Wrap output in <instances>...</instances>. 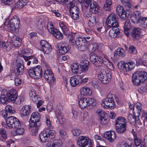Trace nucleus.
I'll return each instance as SVG.
<instances>
[{
	"label": "nucleus",
	"instance_id": "obj_50",
	"mask_svg": "<svg viewBox=\"0 0 147 147\" xmlns=\"http://www.w3.org/2000/svg\"><path fill=\"white\" fill-rule=\"evenodd\" d=\"M118 55L119 56H121L122 57H124L125 56L124 50L122 48H118L115 53V55Z\"/></svg>",
	"mask_w": 147,
	"mask_h": 147
},
{
	"label": "nucleus",
	"instance_id": "obj_10",
	"mask_svg": "<svg viewBox=\"0 0 147 147\" xmlns=\"http://www.w3.org/2000/svg\"><path fill=\"white\" fill-rule=\"evenodd\" d=\"M44 76L45 80L49 83L55 81L54 75L51 69H46L44 71Z\"/></svg>",
	"mask_w": 147,
	"mask_h": 147
},
{
	"label": "nucleus",
	"instance_id": "obj_6",
	"mask_svg": "<svg viewBox=\"0 0 147 147\" xmlns=\"http://www.w3.org/2000/svg\"><path fill=\"white\" fill-rule=\"evenodd\" d=\"M116 96L114 94L108 95L107 97L104 99L102 105L104 107H108L111 109H113L115 107L114 99Z\"/></svg>",
	"mask_w": 147,
	"mask_h": 147
},
{
	"label": "nucleus",
	"instance_id": "obj_60",
	"mask_svg": "<svg viewBox=\"0 0 147 147\" xmlns=\"http://www.w3.org/2000/svg\"><path fill=\"white\" fill-rule=\"evenodd\" d=\"M129 52L130 54H135L137 53V51L134 46L131 45L129 47Z\"/></svg>",
	"mask_w": 147,
	"mask_h": 147
},
{
	"label": "nucleus",
	"instance_id": "obj_22",
	"mask_svg": "<svg viewBox=\"0 0 147 147\" xmlns=\"http://www.w3.org/2000/svg\"><path fill=\"white\" fill-rule=\"evenodd\" d=\"M5 26H8L9 32L11 33L14 32L17 28V27L14 24L10 22V21H9V20H6V22L4 23Z\"/></svg>",
	"mask_w": 147,
	"mask_h": 147
},
{
	"label": "nucleus",
	"instance_id": "obj_29",
	"mask_svg": "<svg viewBox=\"0 0 147 147\" xmlns=\"http://www.w3.org/2000/svg\"><path fill=\"white\" fill-rule=\"evenodd\" d=\"M89 24H91L92 23V26H94L96 24L99 22L98 16L96 15L94 16L91 15L89 20Z\"/></svg>",
	"mask_w": 147,
	"mask_h": 147
},
{
	"label": "nucleus",
	"instance_id": "obj_26",
	"mask_svg": "<svg viewBox=\"0 0 147 147\" xmlns=\"http://www.w3.org/2000/svg\"><path fill=\"white\" fill-rule=\"evenodd\" d=\"M11 42L16 47H19L20 46L22 39L20 37H11Z\"/></svg>",
	"mask_w": 147,
	"mask_h": 147
},
{
	"label": "nucleus",
	"instance_id": "obj_4",
	"mask_svg": "<svg viewBox=\"0 0 147 147\" xmlns=\"http://www.w3.org/2000/svg\"><path fill=\"white\" fill-rule=\"evenodd\" d=\"M9 97L8 101L12 103H14L17 104H20L23 101V98L21 97H17V93L15 90L11 89L9 90V94H8Z\"/></svg>",
	"mask_w": 147,
	"mask_h": 147
},
{
	"label": "nucleus",
	"instance_id": "obj_12",
	"mask_svg": "<svg viewBox=\"0 0 147 147\" xmlns=\"http://www.w3.org/2000/svg\"><path fill=\"white\" fill-rule=\"evenodd\" d=\"M24 66L22 62H17L14 66V71L16 76L22 74L24 72Z\"/></svg>",
	"mask_w": 147,
	"mask_h": 147
},
{
	"label": "nucleus",
	"instance_id": "obj_36",
	"mask_svg": "<svg viewBox=\"0 0 147 147\" xmlns=\"http://www.w3.org/2000/svg\"><path fill=\"white\" fill-rule=\"evenodd\" d=\"M126 124L125 119L122 117H119L115 120V126Z\"/></svg>",
	"mask_w": 147,
	"mask_h": 147
},
{
	"label": "nucleus",
	"instance_id": "obj_9",
	"mask_svg": "<svg viewBox=\"0 0 147 147\" xmlns=\"http://www.w3.org/2000/svg\"><path fill=\"white\" fill-rule=\"evenodd\" d=\"M40 125V122H38L37 123H30L29 129L32 135L35 136L38 134V129Z\"/></svg>",
	"mask_w": 147,
	"mask_h": 147
},
{
	"label": "nucleus",
	"instance_id": "obj_23",
	"mask_svg": "<svg viewBox=\"0 0 147 147\" xmlns=\"http://www.w3.org/2000/svg\"><path fill=\"white\" fill-rule=\"evenodd\" d=\"M47 131L44 130L41 132L39 135V138L41 141L43 143L48 142L49 140Z\"/></svg>",
	"mask_w": 147,
	"mask_h": 147
},
{
	"label": "nucleus",
	"instance_id": "obj_14",
	"mask_svg": "<svg viewBox=\"0 0 147 147\" xmlns=\"http://www.w3.org/2000/svg\"><path fill=\"white\" fill-rule=\"evenodd\" d=\"M104 137L109 141L113 142L116 138L115 132L113 131L107 132L104 134Z\"/></svg>",
	"mask_w": 147,
	"mask_h": 147
},
{
	"label": "nucleus",
	"instance_id": "obj_7",
	"mask_svg": "<svg viewBox=\"0 0 147 147\" xmlns=\"http://www.w3.org/2000/svg\"><path fill=\"white\" fill-rule=\"evenodd\" d=\"M28 73L31 77L34 79H39L42 77V71L41 67L38 66L29 69L28 71Z\"/></svg>",
	"mask_w": 147,
	"mask_h": 147
},
{
	"label": "nucleus",
	"instance_id": "obj_64",
	"mask_svg": "<svg viewBox=\"0 0 147 147\" xmlns=\"http://www.w3.org/2000/svg\"><path fill=\"white\" fill-rule=\"evenodd\" d=\"M98 45L95 43H93L90 46V49L92 52H94L97 51Z\"/></svg>",
	"mask_w": 147,
	"mask_h": 147
},
{
	"label": "nucleus",
	"instance_id": "obj_57",
	"mask_svg": "<svg viewBox=\"0 0 147 147\" xmlns=\"http://www.w3.org/2000/svg\"><path fill=\"white\" fill-rule=\"evenodd\" d=\"M13 123L12 126L11 127L12 128H18L19 125L20 124L19 120L16 118L15 119L14 121L13 122Z\"/></svg>",
	"mask_w": 147,
	"mask_h": 147
},
{
	"label": "nucleus",
	"instance_id": "obj_3",
	"mask_svg": "<svg viewBox=\"0 0 147 147\" xmlns=\"http://www.w3.org/2000/svg\"><path fill=\"white\" fill-rule=\"evenodd\" d=\"M98 74V80L101 83L106 84L109 83L111 78V74H107L106 67L105 66H101L97 69Z\"/></svg>",
	"mask_w": 147,
	"mask_h": 147
},
{
	"label": "nucleus",
	"instance_id": "obj_61",
	"mask_svg": "<svg viewBox=\"0 0 147 147\" xmlns=\"http://www.w3.org/2000/svg\"><path fill=\"white\" fill-rule=\"evenodd\" d=\"M142 62L144 65H147V53L144 54L142 58Z\"/></svg>",
	"mask_w": 147,
	"mask_h": 147
},
{
	"label": "nucleus",
	"instance_id": "obj_54",
	"mask_svg": "<svg viewBox=\"0 0 147 147\" xmlns=\"http://www.w3.org/2000/svg\"><path fill=\"white\" fill-rule=\"evenodd\" d=\"M47 133L49 139H52L54 138L56 135L55 131L53 130H50L49 131H47Z\"/></svg>",
	"mask_w": 147,
	"mask_h": 147
},
{
	"label": "nucleus",
	"instance_id": "obj_30",
	"mask_svg": "<svg viewBox=\"0 0 147 147\" xmlns=\"http://www.w3.org/2000/svg\"><path fill=\"white\" fill-rule=\"evenodd\" d=\"M130 9H126L124 10L122 13L120 14L119 16L123 20H125L127 19L129 16L130 13Z\"/></svg>",
	"mask_w": 147,
	"mask_h": 147
},
{
	"label": "nucleus",
	"instance_id": "obj_47",
	"mask_svg": "<svg viewBox=\"0 0 147 147\" xmlns=\"http://www.w3.org/2000/svg\"><path fill=\"white\" fill-rule=\"evenodd\" d=\"M51 45L49 44L47 41H46V46H45V47L42 48L41 50L45 53H48L51 51Z\"/></svg>",
	"mask_w": 147,
	"mask_h": 147
},
{
	"label": "nucleus",
	"instance_id": "obj_5",
	"mask_svg": "<svg viewBox=\"0 0 147 147\" xmlns=\"http://www.w3.org/2000/svg\"><path fill=\"white\" fill-rule=\"evenodd\" d=\"M77 143L80 147H92L93 142L90 138L81 136L78 138Z\"/></svg>",
	"mask_w": 147,
	"mask_h": 147
},
{
	"label": "nucleus",
	"instance_id": "obj_25",
	"mask_svg": "<svg viewBox=\"0 0 147 147\" xmlns=\"http://www.w3.org/2000/svg\"><path fill=\"white\" fill-rule=\"evenodd\" d=\"M28 2V0H19L15 4V8L20 9L26 6Z\"/></svg>",
	"mask_w": 147,
	"mask_h": 147
},
{
	"label": "nucleus",
	"instance_id": "obj_51",
	"mask_svg": "<svg viewBox=\"0 0 147 147\" xmlns=\"http://www.w3.org/2000/svg\"><path fill=\"white\" fill-rule=\"evenodd\" d=\"M69 8V12L70 13H79V10L77 6L74 5L72 6Z\"/></svg>",
	"mask_w": 147,
	"mask_h": 147
},
{
	"label": "nucleus",
	"instance_id": "obj_28",
	"mask_svg": "<svg viewBox=\"0 0 147 147\" xmlns=\"http://www.w3.org/2000/svg\"><path fill=\"white\" fill-rule=\"evenodd\" d=\"M88 44L86 43L79 42L76 46L77 49L81 51H84L86 50L88 47Z\"/></svg>",
	"mask_w": 147,
	"mask_h": 147
},
{
	"label": "nucleus",
	"instance_id": "obj_31",
	"mask_svg": "<svg viewBox=\"0 0 147 147\" xmlns=\"http://www.w3.org/2000/svg\"><path fill=\"white\" fill-rule=\"evenodd\" d=\"M80 66L82 72H86L88 71V67L89 66V62L86 61L84 63H80Z\"/></svg>",
	"mask_w": 147,
	"mask_h": 147
},
{
	"label": "nucleus",
	"instance_id": "obj_40",
	"mask_svg": "<svg viewBox=\"0 0 147 147\" xmlns=\"http://www.w3.org/2000/svg\"><path fill=\"white\" fill-rule=\"evenodd\" d=\"M135 114L132 115L131 114H129L127 116V119L129 121V122L131 124H135L136 119V116Z\"/></svg>",
	"mask_w": 147,
	"mask_h": 147
},
{
	"label": "nucleus",
	"instance_id": "obj_16",
	"mask_svg": "<svg viewBox=\"0 0 147 147\" xmlns=\"http://www.w3.org/2000/svg\"><path fill=\"white\" fill-rule=\"evenodd\" d=\"M141 14L140 11H135L131 16V19L132 22L134 23L138 22H139L140 18L143 17L141 16Z\"/></svg>",
	"mask_w": 147,
	"mask_h": 147
},
{
	"label": "nucleus",
	"instance_id": "obj_35",
	"mask_svg": "<svg viewBox=\"0 0 147 147\" xmlns=\"http://www.w3.org/2000/svg\"><path fill=\"white\" fill-rule=\"evenodd\" d=\"M140 28H134L131 32V36L132 37H138L140 36Z\"/></svg>",
	"mask_w": 147,
	"mask_h": 147
},
{
	"label": "nucleus",
	"instance_id": "obj_49",
	"mask_svg": "<svg viewBox=\"0 0 147 147\" xmlns=\"http://www.w3.org/2000/svg\"><path fill=\"white\" fill-rule=\"evenodd\" d=\"M87 103L88 105V106H94L96 105V102L93 98L88 97L86 98Z\"/></svg>",
	"mask_w": 147,
	"mask_h": 147
},
{
	"label": "nucleus",
	"instance_id": "obj_24",
	"mask_svg": "<svg viewBox=\"0 0 147 147\" xmlns=\"http://www.w3.org/2000/svg\"><path fill=\"white\" fill-rule=\"evenodd\" d=\"M30 111V107L28 105H25L21 109L20 114L23 116L28 115Z\"/></svg>",
	"mask_w": 147,
	"mask_h": 147
},
{
	"label": "nucleus",
	"instance_id": "obj_34",
	"mask_svg": "<svg viewBox=\"0 0 147 147\" xmlns=\"http://www.w3.org/2000/svg\"><path fill=\"white\" fill-rule=\"evenodd\" d=\"M86 99L85 98H81L78 101V105L80 108L84 109L88 105L87 103Z\"/></svg>",
	"mask_w": 147,
	"mask_h": 147
},
{
	"label": "nucleus",
	"instance_id": "obj_56",
	"mask_svg": "<svg viewBox=\"0 0 147 147\" xmlns=\"http://www.w3.org/2000/svg\"><path fill=\"white\" fill-rule=\"evenodd\" d=\"M73 135L74 136H78L81 132V130L75 127L72 130Z\"/></svg>",
	"mask_w": 147,
	"mask_h": 147
},
{
	"label": "nucleus",
	"instance_id": "obj_53",
	"mask_svg": "<svg viewBox=\"0 0 147 147\" xmlns=\"http://www.w3.org/2000/svg\"><path fill=\"white\" fill-rule=\"evenodd\" d=\"M59 136L62 139H65L67 137V133L65 130L60 129L59 131Z\"/></svg>",
	"mask_w": 147,
	"mask_h": 147
},
{
	"label": "nucleus",
	"instance_id": "obj_39",
	"mask_svg": "<svg viewBox=\"0 0 147 147\" xmlns=\"http://www.w3.org/2000/svg\"><path fill=\"white\" fill-rule=\"evenodd\" d=\"M135 65V63L132 62H129L126 63V70L124 71L125 72H127L133 69Z\"/></svg>",
	"mask_w": 147,
	"mask_h": 147
},
{
	"label": "nucleus",
	"instance_id": "obj_46",
	"mask_svg": "<svg viewBox=\"0 0 147 147\" xmlns=\"http://www.w3.org/2000/svg\"><path fill=\"white\" fill-rule=\"evenodd\" d=\"M1 47L2 48H3L7 51L10 50L12 48V45L10 44V42H9V44H8L7 42H2Z\"/></svg>",
	"mask_w": 147,
	"mask_h": 147
},
{
	"label": "nucleus",
	"instance_id": "obj_15",
	"mask_svg": "<svg viewBox=\"0 0 147 147\" xmlns=\"http://www.w3.org/2000/svg\"><path fill=\"white\" fill-rule=\"evenodd\" d=\"M81 76L76 75L70 78V84L71 86L75 87L79 84L80 81Z\"/></svg>",
	"mask_w": 147,
	"mask_h": 147
},
{
	"label": "nucleus",
	"instance_id": "obj_43",
	"mask_svg": "<svg viewBox=\"0 0 147 147\" xmlns=\"http://www.w3.org/2000/svg\"><path fill=\"white\" fill-rule=\"evenodd\" d=\"M21 124L19 125L18 128H15L16 129L15 131L17 135H23L25 131L24 128L21 127Z\"/></svg>",
	"mask_w": 147,
	"mask_h": 147
},
{
	"label": "nucleus",
	"instance_id": "obj_27",
	"mask_svg": "<svg viewBox=\"0 0 147 147\" xmlns=\"http://www.w3.org/2000/svg\"><path fill=\"white\" fill-rule=\"evenodd\" d=\"M80 91L81 94L84 96L89 95L92 93V91L91 89L86 87H82L81 88Z\"/></svg>",
	"mask_w": 147,
	"mask_h": 147
},
{
	"label": "nucleus",
	"instance_id": "obj_32",
	"mask_svg": "<svg viewBox=\"0 0 147 147\" xmlns=\"http://www.w3.org/2000/svg\"><path fill=\"white\" fill-rule=\"evenodd\" d=\"M130 24L129 20H127L125 23L123 27L124 33L127 36H129V28L130 27Z\"/></svg>",
	"mask_w": 147,
	"mask_h": 147
},
{
	"label": "nucleus",
	"instance_id": "obj_62",
	"mask_svg": "<svg viewBox=\"0 0 147 147\" xmlns=\"http://www.w3.org/2000/svg\"><path fill=\"white\" fill-rule=\"evenodd\" d=\"M74 38V37H70L69 39V41L70 43H71L72 45H74L75 44L77 45L79 42L78 40L77 39V38H76V40Z\"/></svg>",
	"mask_w": 147,
	"mask_h": 147
},
{
	"label": "nucleus",
	"instance_id": "obj_44",
	"mask_svg": "<svg viewBox=\"0 0 147 147\" xmlns=\"http://www.w3.org/2000/svg\"><path fill=\"white\" fill-rule=\"evenodd\" d=\"M14 17H15L14 18H12L10 20V22L14 24L15 26L17 27V29L19 27V25L20 24V19L16 16H15Z\"/></svg>",
	"mask_w": 147,
	"mask_h": 147
},
{
	"label": "nucleus",
	"instance_id": "obj_1",
	"mask_svg": "<svg viewBox=\"0 0 147 147\" xmlns=\"http://www.w3.org/2000/svg\"><path fill=\"white\" fill-rule=\"evenodd\" d=\"M118 18L116 15L114 13L110 14L106 19L107 24L109 28H113L109 32L110 37L117 36L119 35L120 32L119 29L117 27L119 26Z\"/></svg>",
	"mask_w": 147,
	"mask_h": 147
},
{
	"label": "nucleus",
	"instance_id": "obj_45",
	"mask_svg": "<svg viewBox=\"0 0 147 147\" xmlns=\"http://www.w3.org/2000/svg\"><path fill=\"white\" fill-rule=\"evenodd\" d=\"M122 4L125 6V8L127 7V9H131L132 5L129 0H121Z\"/></svg>",
	"mask_w": 147,
	"mask_h": 147
},
{
	"label": "nucleus",
	"instance_id": "obj_33",
	"mask_svg": "<svg viewBox=\"0 0 147 147\" xmlns=\"http://www.w3.org/2000/svg\"><path fill=\"white\" fill-rule=\"evenodd\" d=\"M116 129L117 132L118 133H123L126 131V124L121 125H116Z\"/></svg>",
	"mask_w": 147,
	"mask_h": 147
},
{
	"label": "nucleus",
	"instance_id": "obj_63",
	"mask_svg": "<svg viewBox=\"0 0 147 147\" xmlns=\"http://www.w3.org/2000/svg\"><path fill=\"white\" fill-rule=\"evenodd\" d=\"M107 115L102 117L100 118V121L101 123L103 124H106L108 121V119L106 118Z\"/></svg>",
	"mask_w": 147,
	"mask_h": 147
},
{
	"label": "nucleus",
	"instance_id": "obj_42",
	"mask_svg": "<svg viewBox=\"0 0 147 147\" xmlns=\"http://www.w3.org/2000/svg\"><path fill=\"white\" fill-rule=\"evenodd\" d=\"M16 117L14 116H9L6 119V123L7 126L10 127L12 126L13 122Z\"/></svg>",
	"mask_w": 147,
	"mask_h": 147
},
{
	"label": "nucleus",
	"instance_id": "obj_20",
	"mask_svg": "<svg viewBox=\"0 0 147 147\" xmlns=\"http://www.w3.org/2000/svg\"><path fill=\"white\" fill-rule=\"evenodd\" d=\"M9 94V91L7 92L6 91H4L2 92L0 96V102L2 104L5 103L7 101H8V99L9 97L8 94ZM10 97V96H9ZM11 96H10L11 98Z\"/></svg>",
	"mask_w": 147,
	"mask_h": 147
},
{
	"label": "nucleus",
	"instance_id": "obj_59",
	"mask_svg": "<svg viewBox=\"0 0 147 147\" xmlns=\"http://www.w3.org/2000/svg\"><path fill=\"white\" fill-rule=\"evenodd\" d=\"M96 113L100 117L104 116L105 115H107V114L105 113V111L101 109H98L96 111Z\"/></svg>",
	"mask_w": 147,
	"mask_h": 147
},
{
	"label": "nucleus",
	"instance_id": "obj_19",
	"mask_svg": "<svg viewBox=\"0 0 147 147\" xmlns=\"http://www.w3.org/2000/svg\"><path fill=\"white\" fill-rule=\"evenodd\" d=\"M40 118V115L38 113L33 112L30 119V120L31 121V123H37L38 122H40L39 121Z\"/></svg>",
	"mask_w": 147,
	"mask_h": 147
},
{
	"label": "nucleus",
	"instance_id": "obj_58",
	"mask_svg": "<svg viewBox=\"0 0 147 147\" xmlns=\"http://www.w3.org/2000/svg\"><path fill=\"white\" fill-rule=\"evenodd\" d=\"M124 10L123 7L121 6L118 5L116 8V12L119 16L123 13Z\"/></svg>",
	"mask_w": 147,
	"mask_h": 147
},
{
	"label": "nucleus",
	"instance_id": "obj_38",
	"mask_svg": "<svg viewBox=\"0 0 147 147\" xmlns=\"http://www.w3.org/2000/svg\"><path fill=\"white\" fill-rule=\"evenodd\" d=\"M139 22L140 24V26L142 27L145 28H147V18L145 17L140 18Z\"/></svg>",
	"mask_w": 147,
	"mask_h": 147
},
{
	"label": "nucleus",
	"instance_id": "obj_37",
	"mask_svg": "<svg viewBox=\"0 0 147 147\" xmlns=\"http://www.w3.org/2000/svg\"><path fill=\"white\" fill-rule=\"evenodd\" d=\"M79 65L75 63H74L72 64L71 69L72 73L75 74H77L79 73Z\"/></svg>",
	"mask_w": 147,
	"mask_h": 147
},
{
	"label": "nucleus",
	"instance_id": "obj_17",
	"mask_svg": "<svg viewBox=\"0 0 147 147\" xmlns=\"http://www.w3.org/2000/svg\"><path fill=\"white\" fill-rule=\"evenodd\" d=\"M102 61V63L106 66L112 70L114 69V66L112 63L108 58L107 56L104 54H103Z\"/></svg>",
	"mask_w": 147,
	"mask_h": 147
},
{
	"label": "nucleus",
	"instance_id": "obj_21",
	"mask_svg": "<svg viewBox=\"0 0 147 147\" xmlns=\"http://www.w3.org/2000/svg\"><path fill=\"white\" fill-rule=\"evenodd\" d=\"M68 45L66 43H64L61 44L60 43L58 47L59 53L62 55H64L68 51L67 48Z\"/></svg>",
	"mask_w": 147,
	"mask_h": 147
},
{
	"label": "nucleus",
	"instance_id": "obj_52",
	"mask_svg": "<svg viewBox=\"0 0 147 147\" xmlns=\"http://www.w3.org/2000/svg\"><path fill=\"white\" fill-rule=\"evenodd\" d=\"M126 63L122 61H120L117 63V66L118 68L121 70L124 71L126 70L125 68Z\"/></svg>",
	"mask_w": 147,
	"mask_h": 147
},
{
	"label": "nucleus",
	"instance_id": "obj_18",
	"mask_svg": "<svg viewBox=\"0 0 147 147\" xmlns=\"http://www.w3.org/2000/svg\"><path fill=\"white\" fill-rule=\"evenodd\" d=\"M61 141L59 140H54L53 142H49L47 144L46 147H59L62 144ZM71 147H75L72 146Z\"/></svg>",
	"mask_w": 147,
	"mask_h": 147
},
{
	"label": "nucleus",
	"instance_id": "obj_8",
	"mask_svg": "<svg viewBox=\"0 0 147 147\" xmlns=\"http://www.w3.org/2000/svg\"><path fill=\"white\" fill-rule=\"evenodd\" d=\"M90 59L92 63L97 67V69L101 66H105L102 64V58L100 56L93 53L90 55Z\"/></svg>",
	"mask_w": 147,
	"mask_h": 147
},
{
	"label": "nucleus",
	"instance_id": "obj_2",
	"mask_svg": "<svg viewBox=\"0 0 147 147\" xmlns=\"http://www.w3.org/2000/svg\"><path fill=\"white\" fill-rule=\"evenodd\" d=\"M132 82L136 86H138L147 80V73L144 71H137L132 76Z\"/></svg>",
	"mask_w": 147,
	"mask_h": 147
},
{
	"label": "nucleus",
	"instance_id": "obj_41",
	"mask_svg": "<svg viewBox=\"0 0 147 147\" xmlns=\"http://www.w3.org/2000/svg\"><path fill=\"white\" fill-rule=\"evenodd\" d=\"M74 0H63V4L67 7H70L75 5Z\"/></svg>",
	"mask_w": 147,
	"mask_h": 147
},
{
	"label": "nucleus",
	"instance_id": "obj_11",
	"mask_svg": "<svg viewBox=\"0 0 147 147\" xmlns=\"http://www.w3.org/2000/svg\"><path fill=\"white\" fill-rule=\"evenodd\" d=\"M47 29L49 32L52 34L54 37H56V36L63 37L62 33L57 29L55 28L53 24L51 23H50L48 25Z\"/></svg>",
	"mask_w": 147,
	"mask_h": 147
},
{
	"label": "nucleus",
	"instance_id": "obj_13",
	"mask_svg": "<svg viewBox=\"0 0 147 147\" xmlns=\"http://www.w3.org/2000/svg\"><path fill=\"white\" fill-rule=\"evenodd\" d=\"M89 5L90 7V11L93 13L95 14H98L100 11V7L98 6L96 2H93L91 0Z\"/></svg>",
	"mask_w": 147,
	"mask_h": 147
},
{
	"label": "nucleus",
	"instance_id": "obj_48",
	"mask_svg": "<svg viewBox=\"0 0 147 147\" xmlns=\"http://www.w3.org/2000/svg\"><path fill=\"white\" fill-rule=\"evenodd\" d=\"M0 138L2 141L5 140L7 137L6 131L4 129H0Z\"/></svg>",
	"mask_w": 147,
	"mask_h": 147
},
{
	"label": "nucleus",
	"instance_id": "obj_55",
	"mask_svg": "<svg viewBox=\"0 0 147 147\" xmlns=\"http://www.w3.org/2000/svg\"><path fill=\"white\" fill-rule=\"evenodd\" d=\"M78 2L83 5H84L86 8L88 7L89 5L90 1L91 0H78Z\"/></svg>",
	"mask_w": 147,
	"mask_h": 147
}]
</instances>
